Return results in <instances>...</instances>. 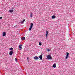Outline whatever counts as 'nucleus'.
I'll return each mask as SVG.
<instances>
[{
    "instance_id": "f257e3e1",
    "label": "nucleus",
    "mask_w": 75,
    "mask_h": 75,
    "mask_svg": "<svg viewBox=\"0 0 75 75\" xmlns=\"http://www.w3.org/2000/svg\"><path fill=\"white\" fill-rule=\"evenodd\" d=\"M33 23H31L30 24V28H29V31H31L32 28H33Z\"/></svg>"
},
{
    "instance_id": "f03ea898",
    "label": "nucleus",
    "mask_w": 75,
    "mask_h": 75,
    "mask_svg": "<svg viewBox=\"0 0 75 75\" xmlns=\"http://www.w3.org/2000/svg\"><path fill=\"white\" fill-rule=\"evenodd\" d=\"M47 57L48 59H52V57L50 55H48V56H47Z\"/></svg>"
},
{
    "instance_id": "7ed1b4c3",
    "label": "nucleus",
    "mask_w": 75,
    "mask_h": 75,
    "mask_svg": "<svg viewBox=\"0 0 75 75\" xmlns=\"http://www.w3.org/2000/svg\"><path fill=\"white\" fill-rule=\"evenodd\" d=\"M68 57H69V53L68 52H67V55L66 56L65 59H67Z\"/></svg>"
},
{
    "instance_id": "20e7f679",
    "label": "nucleus",
    "mask_w": 75,
    "mask_h": 75,
    "mask_svg": "<svg viewBox=\"0 0 75 75\" xmlns=\"http://www.w3.org/2000/svg\"><path fill=\"white\" fill-rule=\"evenodd\" d=\"M13 54V51H11L9 53L10 55H12V54Z\"/></svg>"
},
{
    "instance_id": "39448f33",
    "label": "nucleus",
    "mask_w": 75,
    "mask_h": 75,
    "mask_svg": "<svg viewBox=\"0 0 75 75\" xmlns=\"http://www.w3.org/2000/svg\"><path fill=\"white\" fill-rule=\"evenodd\" d=\"M22 46H23V45H19V49L20 50H21V49H22V47H21Z\"/></svg>"
},
{
    "instance_id": "423d86ee",
    "label": "nucleus",
    "mask_w": 75,
    "mask_h": 75,
    "mask_svg": "<svg viewBox=\"0 0 75 75\" xmlns=\"http://www.w3.org/2000/svg\"><path fill=\"white\" fill-rule=\"evenodd\" d=\"M39 58H40V59L42 60V55H40L39 57Z\"/></svg>"
},
{
    "instance_id": "0eeeda50",
    "label": "nucleus",
    "mask_w": 75,
    "mask_h": 75,
    "mask_svg": "<svg viewBox=\"0 0 75 75\" xmlns=\"http://www.w3.org/2000/svg\"><path fill=\"white\" fill-rule=\"evenodd\" d=\"M56 64L54 63L52 66V67H53V68H56Z\"/></svg>"
},
{
    "instance_id": "6e6552de",
    "label": "nucleus",
    "mask_w": 75,
    "mask_h": 75,
    "mask_svg": "<svg viewBox=\"0 0 75 75\" xmlns=\"http://www.w3.org/2000/svg\"><path fill=\"white\" fill-rule=\"evenodd\" d=\"M48 31H46V38H47V36H48Z\"/></svg>"
},
{
    "instance_id": "1a4fd4ad",
    "label": "nucleus",
    "mask_w": 75,
    "mask_h": 75,
    "mask_svg": "<svg viewBox=\"0 0 75 75\" xmlns=\"http://www.w3.org/2000/svg\"><path fill=\"white\" fill-rule=\"evenodd\" d=\"M56 18V16H55L53 15V16H52V19H54V18Z\"/></svg>"
},
{
    "instance_id": "9d476101",
    "label": "nucleus",
    "mask_w": 75,
    "mask_h": 75,
    "mask_svg": "<svg viewBox=\"0 0 75 75\" xmlns=\"http://www.w3.org/2000/svg\"><path fill=\"white\" fill-rule=\"evenodd\" d=\"M6 35V32H4L3 35V37H4V36H5Z\"/></svg>"
},
{
    "instance_id": "9b49d317",
    "label": "nucleus",
    "mask_w": 75,
    "mask_h": 75,
    "mask_svg": "<svg viewBox=\"0 0 75 75\" xmlns=\"http://www.w3.org/2000/svg\"><path fill=\"white\" fill-rule=\"evenodd\" d=\"M34 58L35 59H39L38 57L37 56L35 57H34Z\"/></svg>"
},
{
    "instance_id": "f8f14e48",
    "label": "nucleus",
    "mask_w": 75,
    "mask_h": 75,
    "mask_svg": "<svg viewBox=\"0 0 75 75\" xmlns=\"http://www.w3.org/2000/svg\"><path fill=\"white\" fill-rule=\"evenodd\" d=\"M9 12H10L11 13L13 12V10H9Z\"/></svg>"
},
{
    "instance_id": "ddd939ff",
    "label": "nucleus",
    "mask_w": 75,
    "mask_h": 75,
    "mask_svg": "<svg viewBox=\"0 0 75 75\" xmlns=\"http://www.w3.org/2000/svg\"><path fill=\"white\" fill-rule=\"evenodd\" d=\"M21 39H22V40H25V37H23V38H21Z\"/></svg>"
},
{
    "instance_id": "4468645a",
    "label": "nucleus",
    "mask_w": 75,
    "mask_h": 75,
    "mask_svg": "<svg viewBox=\"0 0 75 75\" xmlns=\"http://www.w3.org/2000/svg\"><path fill=\"white\" fill-rule=\"evenodd\" d=\"M39 45L40 46L41 45H42V44H41V43L40 42L39 43Z\"/></svg>"
},
{
    "instance_id": "2eb2a0df",
    "label": "nucleus",
    "mask_w": 75,
    "mask_h": 75,
    "mask_svg": "<svg viewBox=\"0 0 75 75\" xmlns=\"http://www.w3.org/2000/svg\"><path fill=\"white\" fill-rule=\"evenodd\" d=\"M10 50H13V48H11L9 49Z\"/></svg>"
},
{
    "instance_id": "dca6fc26",
    "label": "nucleus",
    "mask_w": 75,
    "mask_h": 75,
    "mask_svg": "<svg viewBox=\"0 0 75 75\" xmlns=\"http://www.w3.org/2000/svg\"><path fill=\"white\" fill-rule=\"evenodd\" d=\"M15 61H16V62H17V58H16L15 59Z\"/></svg>"
},
{
    "instance_id": "f3484780",
    "label": "nucleus",
    "mask_w": 75,
    "mask_h": 75,
    "mask_svg": "<svg viewBox=\"0 0 75 75\" xmlns=\"http://www.w3.org/2000/svg\"><path fill=\"white\" fill-rule=\"evenodd\" d=\"M30 17H33V15H32V13H31L30 15Z\"/></svg>"
},
{
    "instance_id": "a211bd4d",
    "label": "nucleus",
    "mask_w": 75,
    "mask_h": 75,
    "mask_svg": "<svg viewBox=\"0 0 75 75\" xmlns=\"http://www.w3.org/2000/svg\"><path fill=\"white\" fill-rule=\"evenodd\" d=\"M24 21H25V19H24L23 20V22L24 23Z\"/></svg>"
},
{
    "instance_id": "6ab92c4d",
    "label": "nucleus",
    "mask_w": 75,
    "mask_h": 75,
    "mask_svg": "<svg viewBox=\"0 0 75 75\" xmlns=\"http://www.w3.org/2000/svg\"><path fill=\"white\" fill-rule=\"evenodd\" d=\"M47 51H50V49H47Z\"/></svg>"
},
{
    "instance_id": "aec40b11",
    "label": "nucleus",
    "mask_w": 75,
    "mask_h": 75,
    "mask_svg": "<svg viewBox=\"0 0 75 75\" xmlns=\"http://www.w3.org/2000/svg\"><path fill=\"white\" fill-rule=\"evenodd\" d=\"M27 59H28V58L27 57Z\"/></svg>"
},
{
    "instance_id": "412c9836",
    "label": "nucleus",
    "mask_w": 75,
    "mask_h": 75,
    "mask_svg": "<svg viewBox=\"0 0 75 75\" xmlns=\"http://www.w3.org/2000/svg\"><path fill=\"white\" fill-rule=\"evenodd\" d=\"M21 23H22H22H23V22L22 21H21Z\"/></svg>"
},
{
    "instance_id": "4be33fe9",
    "label": "nucleus",
    "mask_w": 75,
    "mask_h": 75,
    "mask_svg": "<svg viewBox=\"0 0 75 75\" xmlns=\"http://www.w3.org/2000/svg\"><path fill=\"white\" fill-rule=\"evenodd\" d=\"M1 18H2V17H0V19H1Z\"/></svg>"
}]
</instances>
